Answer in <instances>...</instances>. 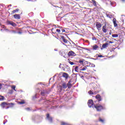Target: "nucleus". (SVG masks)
<instances>
[{
  "label": "nucleus",
  "mask_w": 125,
  "mask_h": 125,
  "mask_svg": "<svg viewBox=\"0 0 125 125\" xmlns=\"http://www.w3.org/2000/svg\"><path fill=\"white\" fill-rule=\"evenodd\" d=\"M7 25H11V26H13V27H16V23L13 22V21H7Z\"/></svg>",
  "instance_id": "4"
},
{
  "label": "nucleus",
  "mask_w": 125,
  "mask_h": 125,
  "mask_svg": "<svg viewBox=\"0 0 125 125\" xmlns=\"http://www.w3.org/2000/svg\"><path fill=\"white\" fill-rule=\"evenodd\" d=\"M62 77L63 78H65V79H68V74L66 73H64L62 74Z\"/></svg>",
  "instance_id": "19"
},
{
  "label": "nucleus",
  "mask_w": 125,
  "mask_h": 125,
  "mask_svg": "<svg viewBox=\"0 0 125 125\" xmlns=\"http://www.w3.org/2000/svg\"><path fill=\"white\" fill-rule=\"evenodd\" d=\"M62 40L63 41V42H64L65 43H68V42H69L67 40H66V39H65V37L63 36H62L61 37Z\"/></svg>",
  "instance_id": "12"
},
{
  "label": "nucleus",
  "mask_w": 125,
  "mask_h": 125,
  "mask_svg": "<svg viewBox=\"0 0 125 125\" xmlns=\"http://www.w3.org/2000/svg\"><path fill=\"white\" fill-rule=\"evenodd\" d=\"M93 50H97L98 48H99V46L97 45V44H94L92 46Z\"/></svg>",
  "instance_id": "15"
},
{
  "label": "nucleus",
  "mask_w": 125,
  "mask_h": 125,
  "mask_svg": "<svg viewBox=\"0 0 125 125\" xmlns=\"http://www.w3.org/2000/svg\"><path fill=\"white\" fill-rule=\"evenodd\" d=\"M17 33H18V34H19L20 35H21V34H22V32H21V31H19V32H17Z\"/></svg>",
  "instance_id": "43"
},
{
  "label": "nucleus",
  "mask_w": 125,
  "mask_h": 125,
  "mask_svg": "<svg viewBox=\"0 0 125 125\" xmlns=\"http://www.w3.org/2000/svg\"><path fill=\"white\" fill-rule=\"evenodd\" d=\"M92 1L94 6H97V4H96L97 2H96V1H95V0H92Z\"/></svg>",
  "instance_id": "23"
},
{
  "label": "nucleus",
  "mask_w": 125,
  "mask_h": 125,
  "mask_svg": "<svg viewBox=\"0 0 125 125\" xmlns=\"http://www.w3.org/2000/svg\"><path fill=\"white\" fill-rule=\"evenodd\" d=\"M1 25V23L0 22V25Z\"/></svg>",
  "instance_id": "53"
},
{
  "label": "nucleus",
  "mask_w": 125,
  "mask_h": 125,
  "mask_svg": "<svg viewBox=\"0 0 125 125\" xmlns=\"http://www.w3.org/2000/svg\"><path fill=\"white\" fill-rule=\"evenodd\" d=\"M89 67L94 68L95 67V65L93 63H89Z\"/></svg>",
  "instance_id": "22"
},
{
  "label": "nucleus",
  "mask_w": 125,
  "mask_h": 125,
  "mask_svg": "<svg viewBox=\"0 0 125 125\" xmlns=\"http://www.w3.org/2000/svg\"><path fill=\"white\" fill-rule=\"evenodd\" d=\"M74 70L75 72H77V73H79V66L75 67Z\"/></svg>",
  "instance_id": "26"
},
{
  "label": "nucleus",
  "mask_w": 125,
  "mask_h": 125,
  "mask_svg": "<svg viewBox=\"0 0 125 125\" xmlns=\"http://www.w3.org/2000/svg\"><path fill=\"white\" fill-rule=\"evenodd\" d=\"M8 103L6 102H2L0 106L2 108H3V109H4V108H5V109H6V108L7 107V106H8Z\"/></svg>",
  "instance_id": "5"
},
{
  "label": "nucleus",
  "mask_w": 125,
  "mask_h": 125,
  "mask_svg": "<svg viewBox=\"0 0 125 125\" xmlns=\"http://www.w3.org/2000/svg\"><path fill=\"white\" fill-rule=\"evenodd\" d=\"M0 31H2V29H0Z\"/></svg>",
  "instance_id": "52"
},
{
  "label": "nucleus",
  "mask_w": 125,
  "mask_h": 125,
  "mask_svg": "<svg viewBox=\"0 0 125 125\" xmlns=\"http://www.w3.org/2000/svg\"><path fill=\"white\" fill-rule=\"evenodd\" d=\"M79 63H80V64H83V61H79Z\"/></svg>",
  "instance_id": "41"
},
{
  "label": "nucleus",
  "mask_w": 125,
  "mask_h": 125,
  "mask_svg": "<svg viewBox=\"0 0 125 125\" xmlns=\"http://www.w3.org/2000/svg\"><path fill=\"white\" fill-rule=\"evenodd\" d=\"M80 48H82L83 49H85V48L81 47L80 46H77V49H78V50H80Z\"/></svg>",
  "instance_id": "29"
},
{
  "label": "nucleus",
  "mask_w": 125,
  "mask_h": 125,
  "mask_svg": "<svg viewBox=\"0 0 125 125\" xmlns=\"http://www.w3.org/2000/svg\"><path fill=\"white\" fill-rule=\"evenodd\" d=\"M102 31L103 33H107V31H108V29H107V25L106 24L103 26Z\"/></svg>",
  "instance_id": "8"
},
{
  "label": "nucleus",
  "mask_w": 125,
  "mask_h": 125,
  "mask_svg": "<svg viewBox=\"0 0 125 125\" xmlns=\"http://www.w3.org/2000/svg\"><path fill=\"white\" fill-rule=\"evenodd\" d=\"M96 99H97L98 101L100 102L102 101V98L101 97L100 95L98 94L96 96Z\"/></svg>",
  "instance_id": "11"
},
{
  "label": "nucleus",
  "mask_w": 125,
  "mask_h": 125,
  "mask_svg": "<svg viewBox=\"0 0 125 125\" xmlns=\"http://www.w3.org/2000/svg\"><path fill=\"white\" fill-rule=\"evenodd\" d=\"M53 30H54V28L52 29V31H53Z\"/></svg>",
  "instance_id": "48"
},
{
  "label": "nucleus",
  "mask_w": 125,
  "mask_h": 125,
  "mask_svg": "<svg viewBox=\"0 0 125 125\" xmlns=\"http://www.w3.org/2000/svg\"><path fill=\"white\" fill-rule=\"evenodd\" d=\"M14 106V104L11 103H8V106L6 108V109H9V108H12Z\"/></svg>",
  "instance_id": "10"
},
{
  "label": "nucleus",
  "mask_w": 125,
  "mask_h": 125,
  "mask_svg": "<svg viewBox=\"0 0 125 125\" xmlns=\"http://www.w3.org/2000/svg\"><path fill=\"white\" fill-rule=\"evenodd\" d=\"M67 68H68V69H70V67H68V66H67Z\"/></svg>",
  "instance_id": "51"
},
{
  "label": "nucleus",
  "mask_w": 125,
  "mask_h": 125,
  "mask_svg": "<svg viewBox=\"0 0 125 125\" xmlns=\"http://www.w3.org/2000/svg\"><path fill=\"white\" fill-rule=\"evenodd\" d=\"M98 57H99V58H101L102 57H104V56L102 55H98Z\"/></svg>",
  "instance_id": "39"
},
{
  "label": "nucleus",
  "mask_w": 125,
  "mask_h": 125,
  "mask_svg": "<svg viewBox=\"0 0 125 125\" xmlns=\"http://www.w3.org/2000/svg\"><path fill=\"white\" fill-rule=\"evenodd\" d=\"M112 38H118V37H119V34H112Z\"/></svg>",
  "instance_id": "25"
},
{
  "label": "nucleus",
  "mask_w": 125,
  "mask_h": 125,
  "mask_svg": "<svg viewBox=\"0 0 125 125\" xmlns=\"http://www.w3.org/2000/svg\"><path fill=\"white\" fill-rule=\"evenodd\" d=\"M60 88L58 89L60 90V92H62L63 89H66L67 87V83L65 82H62L61 85H60Z\"/></svg>",
  "instance_id": "2"
},
{
  "label": "nucleus",
  "mask_w": 125,
  "mask_h": 125,
  "mask_svg": "<svg viewBox=\"0 0 125 125\" xmlns=\"http://www.w3.org/2000/svg\"><path fill=\"white\" fill-rule=\"evenodd\" d=\"M56 32H57L58 33V34H60L61 30L60 29H57Z\"/></svg>",
  "instance_id": "37"
},
{
  "label": "nucleus",
  "mask_w": 125,
  "mask_h": 125,
  "mask_svg": "<svg viewBox=\"0 0 125 125\" xmlns=\"http://www.w3.org/2000/svg\"><path fill=\"white\" fill-rule=\"evenodd\" d=\"M94 107L98 112H101L102 110H104V109H105V107L103 106V105L99 104H97L96 105H95Z\"/></svg>",
  "instance_id": "1"
},
{
  "label": "nucleus",
  "mask_w": 125,
  "mask_h": 125,
  "mask_svg": "<svg viewBox=\"0 0 125 125\" xmlns=\"http://www.w3.org/2000/svg\"><path fill=\"white\" fill-rule=\"evenodd\" d=\"M16 88V86L15 85L12 86V89H14V90H15V91H16V90L15 89Z\"/></svg>",
  "instance_id": "34"
},
{
  "label": "nucleus",
  "mask_w": 125,
  "mask_h": 125,
  "mask_svg": "<svg viewBox=\"0 0 125 125\" xmlns=\"http://www.w3.org/2000/svg\"><path fill=\"white\" fill-rule=\"evenodd\" d=\"M52 33H53V34H55V32H52Z\"/></svg>",
  "instance_id": "49"
},
{
  "label": "nucleus",
  "mask_w": 125,
  "mask_h": 125,
  "mask_svg": "<svg viewBox=\"0 0 125 125\" xmlns=\"http://www.w3.org/2000/svg\"><path fill=\"white\" fill-rule=\"evenodd\" d=\"M107 46H108V43H107V42L105 43H104L102 45L103 48H106V47H107Z\"/></svg>",
  "instance_id": "20"
},
{
  "label": "nucleus",
  "mask_w": 125,
  "mask_h": 125,
  "mask_svg": "<svg viewBox=\"0 0 125 125\" xmlns=\"http://www.w3.org/2000/svg\"><path fill=\"white\" fill-rule=\"evenodd\" d=\"M88 105V107H89V108H91L92 107H93V101L92 100H89L88 101V103H87Z\"/></svg>",
  "instance_id": "6"
},
{
  "label": "nucleus",
  "mask_w": 125,
  "mask_h": 125,
  "mask_svg": "<svg viewBox=\"0 0 125 125\" xmlns=\"http://www.w3.org/2000/svg\"><path fill=\"white\" fill-rule=\"evenodd\" d=\"M109 35H111V32H109Z\"/></svg>",
  "instance_id": "47"
},
{
  "label": "nucleus",
  "mask_w": 125,
  "mask_h": 125,
  "mask_svg": "<svg viewBox=\"0 0 125 125\" xmlns=\"http://www.w3.org/2000/svg\"><path fill=\"white\" fill-rule=\"evenodd\" d=\"M4 97H3L2 96H0V100L1 101H2V100H4Z\"/></svg>",
  "instance_id": "32"
},
{
  "label": "nucleus",
  "mask_w": 125,
  "mask_h": 125,
  "mask_svg": "<svg viewBox=\"0 0 125 125\" xmlns=\"http://www.w3.org/2000/svg\"><path fill=\"white\" fill-rule=\"evenodd\" d=\"M46 118L48 119V120L50 122V123H52V117H50L49 115V114H47L46 115Z\"/></svg>",
  "instance_id": "14"
},
{
  "label": "nucleus",
  "mask_w": 125,
  "mask_h": 125,
  "mask_svg": "<svg viewBox=\"0 0 125 125\" xmlns=\"http://www.w3.org/2000/svg\"><path fill=\"white\" fill-rule=\"evenodd\" d=\"M6 30L8 31V32H10L11 35H15V34H17V32L16 30H11L9 31V30L8 29H6Z\"/></svg>",
  "instance_id": "13"
},
{
  "label": "nucleus",
  "mask_w": 125,
  "mask_h": 125,
  "mask_svg": "<svg viewBox=\"0 0 125 125\" xmlns=\"http://www.w3.org/2000/svg\"><path fill=\"white\" fill-rule=\"evenodd\" d=\"M19 103V104H25V101H22L21 102H20Z\"/></svg>",
  "instance_id": "33"
},
{
  "label": "nucleus",
  "mask_w": 125,
  "mask_h": 125,
  "mask_svg": "<svg viewBox=\"0 0 125 125\" xmlns=\"http://www.w3.org/2000/svg\"><path fill=\"white\" fill-rule=\"evenodd\" d=\"M92 40H93V41H96V38H95V37H92Z\"/></svg>",
  "instance_id": "40"
},
{
  "label": "nucleus",
  "mask_w": 125,
  "mask_h": 125,
  "mask_svg": "<svg viewBox=\"0 0 125 125\" xmlns=\"http://www.w3.org/2000/svg\"><path fill=\"white\" fill-rule=\"evenodd\" d=\"M68 62L70 65H74L75 63H74V62L70 61V60L68 59Z\"/></svg>",
  "instance_id": "30"
},
{
  "label": "nucleus",
  "mask_w": 125,
  "mask_h": 125,
  "mask_svg": "<svg viewBox=\"0 0 125 125\" xmlns=\"http://www.w3.org/2000/svg\"><path fill=\"white\" fill-rule=\"evenodd\" d=\"M66 68H64V71H66Z\"/></svg>",
  "instance_id": "50"
},
{
  "label": "nucleus",
  "mask_w": 125,
  "mask_h": 125,
  "mask_svg": "<svg viewBox=\"0 0 125 125\" xmlns=\"http://www.w3.org/2000/svg\"><path fill=\"white\" fill-rule=\"evenodd\" d=\"M122 1H123L124 2H125V0H122Z\"/></svg>",
  "instance_id": "46"
},
{
  "label": "nucleus",
  "mask_w": 125,
  "mask_h": 125,
  "mask_svg": "<svg viewBox=\"0 0 125 125\" xmlns=\"http://www.w3.org/2000/svg\"><path fill=\"white\" fill-rule=\"evenodd\" d=\"M88 93H89V94H91L92 95H93V92H92V91H91V90H89L88 91Z\"/></svg>",
  "instance_id": "36"
},
{
  "label": "nucleus",
  "mask_w": 125,
  "mask_h": 125,
  "mask_svg": "<svg viewBox=\"0 0 125 125\" xmlns=\"http://www.w3.org/2000/svg\"><path fill=\"white\" fill-rule=\"evenodd\" d=\"M96 28L97 30L100 31L101 28H102V24L99 22H96Z\"/></svg>",
  "instance_id": "3"
},
{
  "label": "nucleus",
  "mask_w": 125,
  "mask_h": 125,
  "mask_svg": "<svg viewBox=\"0 0 125 125\" xmlns=\"http://www.w3.org/2000/svg\"><path fill=\"white\" fill-rule=\"evenodd\" d=\"M99 122H100L101 123H104V119H101V117H99Z\"/></svg>",
  "instance_id": "28"
},
{
  "label": "nucleus",
  "mask_w": 125,
  "mask_h": 125,
  "mask_svg": "<svg viewBox=\"0 0 125 125\" xmlns=\"http://www.w3.org/2000/svg\"><path fill=\"white\" fill-rule=\"evenodd\" d=\"M116 21V19H113V22L114 25V27H118V24H117V22Z\"/></svg>",
  "instance_id": "16"
},
{
  "label": "nucleus",
  "mask_w": 125,
  "mask_h": 125,
  "mask_svg": "<svg viewBox=\"0 0 125 125\" xmlns=\"http://www.w3.org/2000/svg\"><path fill=\"white\" fill-rule=\"evenodd\" d=\"M61 125H71L67 123H65V122H61Z\"/></svg>",
  "instance_id": "27"
},
{
  "label": "nucleus",
  "mask_w": 125,
  "mask_h": 125,
  "mask_svg": "<svg viewBox=\"0 0 125 125\" xmlns=\"http://www.w3.org/2000/svg\"><path fill=\"white\" fill-rule=\"evenodd\" d=\"M1 88V84H0V89Z\"/></svg>",
  "instance_id": "45"
},
{
  "label": "nucleus",
  "mask_w": 125,
  "mask_h": 125,
  "mask_svg": "<svg viewBox=\"0 0 125 125\" xmlns=\"http://www.w3.org/2000/svg\"><path fill=\"white\" fill-rule=\"evenodd\" d=\"M97 93H99V91H96L95 92H93V95L97 94Z\"/></svg>",
  "instance_id": "31"
},
{
  "label": "nucleus",
  "mask_w": 125,
  "mask_h": 125,
  "mask_svg": "<svg viewBox=\"0 0 125 125\" xmlns=\"http://www.w3.org/2000/svg\"><path fill=\"white\" fill-rule=\"evenodd\" d=\"M87 69V67L86 66H84L82 68L80 69V71H85Z\"/></svg>",
  "instance_id": "21"
},
{
  "label": "nucleus",
  "mask_w": 125,
  "mask_h": 125,
  "mask_svg": "<svg viewBox=\"0 0 125 125\" xmlns=\"http://www.w3.org/2000/svg\"><path fill=\"white\" fill-rule=\"evenodd\" d=\"M18 11H19V9H16L12 11V13H16V12H18Z\"/></svg>",
  "instance_id": "24"
},
{
  "label": "nucleus",
  "mask_w": 125,
  "mask_h": 125,
  "mask_svg": "<svg viewBox=\"0 0 125 125\" xmlns=\"http://www.w3.org/2000/svg\"><path fill=\"white\" fill-rule=\"evenodd\" d=\"M93 89H97V88H99V87L97 85V84L94 83L93 84Z\"/></svg>",
  "instance_id": "18"
},
{
  "label": "nucleus",
  "mask_w": 125,
  "mask_h": 125,
  "mask_svg": "<svg viewBox=\"0 0 125 125\" xmlns=\"http://www.w3.org/2000/svg\"><path fill=\"white\" fill-rule=\"evenodd\" d=\"M62 33H64V32H65V29H62Z\"/></svg>",
  "instance_id": "42"
},
{
  "label": "nucleus",
  "mask_w": 125,
  "mask_h": 125,
  "mask_svg": "<svg viewBox=\"0 0 125 125\" xmlns=\"http://www.w3.org/2000/svg\"><path fill=\"white\" fill-rule=\"evenodd\" d=\"M67 55L68 56H76V53L73 51H70L68 52Z\"/></svg>",
  "instance_id": "7"
},
{
  "label": "nucleus",
  "mask_w": 125,
  "mask_h": 125,
  "mask_svg": "<svg viewBox=\"0 0 125 125\" xmlns=\"http://www.w3.org/2000/svg\"><path fill=\"white\" fill-rule=\"evenodd\" d=\"M0 26H1V28H2V29H4L5 28V26L4 25H0Z\"/></svg>",
  "instance_id": "38"
},
{
  "label": "nucleus",
  "mask_w": 125,
  "mask_h": 125,
  "mask_svg": "<svg viewBox=\"0 0 125 125\" xmlns=\"http://www.w3.org/2000/svg\"><path fill=\"white\" fill-rule=\"evenodd\" d=\"M67 85L68 88L70 89L73 86V84H72V81L70 80L67 83H66Z\"/></svg>",
  "instance_id": "9"
},
{
  "label": "nucleus",
  "mask_w": 125,
  "mask_h": 125,
  "mask_svg": "<svg viewBox=\"0 0 125 125\" xmlns=\"http://www.w3.org/2000/svg\"><path fill=\"white\" fill-rule=\"evenodd\" d=\"M109 43H113V42L110 41V42H109Z\"/></svg>",
  "instance_id": "44"
},
{
  "label": "nucleus",
  "mask_w": 125,
  "mask_h": 125,
  "mask_svg": "<svg viewBox=\"0 0 125 125\" xmlns=\"http://www.w3.org/2000/svg\"><path fill=\"white\" fill-rule=\"evenodd\" d=\"M14 17L15 18V19H20V15L15 14L14 15Z\"/></svg>",
  "instance_id": "17"
},
{
  "label": "nucleus",
  "mask_w": 125,
  "mask_h": 125,
  "mask_svg": "<svg viewBox=\"0 0 125 125\" xmlns=\"http://www.w3.org/2000/svg\"><path fill=\"white\" fill-rule=\"evenodd\" d=\"M44 94H45V93L44 92V91H42L41 92V95H42V96H44Z\"/></svg>",
  "instance_id": "35"
}]
</instances>
